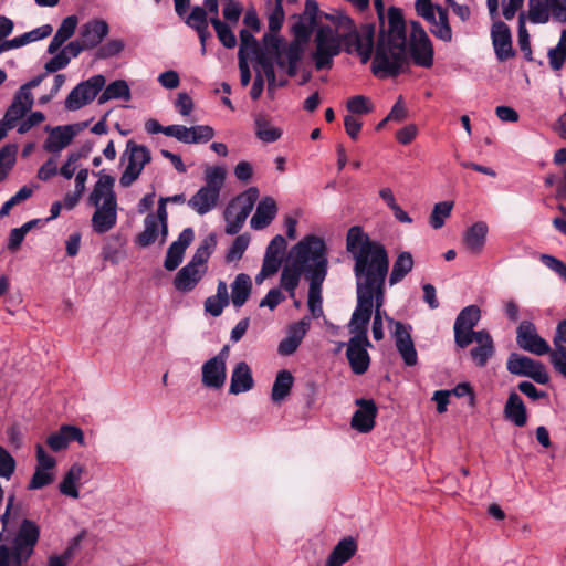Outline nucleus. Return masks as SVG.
I'll list each match as a JSON object with an SVG mask.
<instances>
[{
    "label": "nucleus",
    "mask_w": 566,
    "mask_h": 566,
    "mask_svg": "<svg viewBox=\"0 0 566 566\" xmlns=\"http://www.w3.org/2000/svg\"><path fill=\"white\" fill-rule=\"evenodd\" d=\"M29 111L17 104L13 99L8 107L3 118L0 120L9 129L17 125V122L22 119Z\"/></svg>",
    "instance_id": "e2e57ef3"
},
{
    "label": "nucleus",
    "mask_w": 566,
    "mask_h": 566,
    "mask_svg": "<svg viewBox=\"0 0 566 566\" xmlns=\"http://www.w3.org/2000/svg\"><path fill=\"white\" fill-rule=\"evenodd\" d=\"M217 241L213 235L205 239L188 263L192 264L193 266L201 268L205 270V272H207V262L212 251L214 250Z\"/></svg>",
    "instance_id": "de8ad7c7"
},
{
    "label": "nucleus",
    "mask_w": 566,
    "mask_h": 566,
    "mask_svg": "<svg viewBox=\"0 0 566 566\" xmlns=\"http://www.w3.org/2000/svg\"><path fill=\"white\" fill-rule=\"evenodd\" d=\"M411 30L408 42V52L413 63L429 69L433 65V45L426 30L417 21H411Z\"/></svg>",
    "instance_id": "f8f14e48"
},
{
    "label": "nucleus",
    "mask_w": 566,
    "mask_h": 566,
    "mask_svg": "<svg viewBox=\"0 0 566 566\" xmlns=\"http://www.w3.org/2000/svg\"><path fill=\"white\" fill-rule=\"evenodd\" d=\"M229 302L228 285L224 281H219L217 293L205 301V311L211 316L218 317L222 314L223 308L228 306Z\"/></svg>",
    "instance_id": "a19ab883"
},
{
    "label": "nucleus",
    "mask_w": 566,
    "mask_h": 566,
    "mask_svg": "<svg viewBox=\"0 0 566 566\" xmlns=\"http://www.w3.org/2000/svg\"><path fill=\"white\" fill-rule=\"evenodd\" d=\"M505 418L517 427L526 424V408L522 398L516 392H511L504 407Z\"/></svg>",
    "instance_id": "4c0bfd02"
},
{
    "label": "nucleus",
    "mask_w": 566,
    "mask_h": 566,
    "mask_svg": "<svg viewBox=\"0 0 566 566\" xmlns=\"http://www.w3.org/2000/svg\"><path fill=\"white\" fill-rule=\"evenodd\" d=\"M527 7V19L533 24L566 22V0H528Z\"/></svg>",
    "instance_id": "ddd939ff"
},
{
    "label": "nucleus",
    "mask_w": 566,
    "mask_h": 566,
    "mask_svg": "<svg viewBox=\"0 0 566 566\" xmlns=\"http://www.w3.org/2000/svg\"><path fill=\"white\" fill-rule=\"evenodd\" d=\"M39 537L40 527L33 521L24 518L12 539L11 547H9V549L14 552L17 556H20V558L28 560L34 552Z\"/></svg>",
    "instance_id": "f3484780"
},
{
    "label": "nucleus",
    "mask_w": 566,
    "mask_h": 566,
    "mask_svg": "<svg viewBox=\"0 0 566 566\" xmlns=\"http://www.w3.org/2000/svg\"><path fill=\"white\" fill-rule=\"evenodd\" d=\"M302 273L304 272L292 262L285 265L281 273V286L290 293L291 297L295 295V290L300 283Z\"/></svg>",
    "instance_id": "09e8293b"
},
{
    "label": "nucleus",
    "mask_w": 566,
    "mask_h": 566,
    "mask_svg": "<svg viewBox=\"0 0 566 566\" xmlns=\"http://www.w3.org/2000/svg\"><path fill=\"white\" fill-rule=\"evenodd\" d=\"M189 144L208 143L214 137V129L209 125L189 127Z\"/></svg>",
    "instance_id": "680f3d73"
},
{
    "label": "nucleus",
    "mask_w": 566,
    "mask_h": 566,
    "mask_svg": "<svg viewBox=\"0 0 566 566\" xmlns=\"http://www.w3.org/2000/svg\"><path fill=\"white\" fill-rule=\"evenodd\" d=\"M52 31L53 28L51 24H43L11 40L13 42L14 48L18 49L25 44L48 38L52 33Z\"/></svg>",
    "instance_id": "8fccbe9b"
},
{
    "label": "nucleus",
    "mask_w": 566,
    "mask_h": 566,
    "mask_svg": "<svg viewBox=\"0 0 566 566\" xmlns=\"http://www.w3.org/2000/svg\"><path fill=\"white\" fill-rule=\"evenodd\" d=\"M168 235V214L149 213L144 220V230L137 235L136 244L140 248L149 247L156 242L164 244Z\"/></svg>",
    "instance_id": "dca6fc26"
},
{
    "label": "nucleus",
    "mask_w": 566,
    "mask_h": 566,
    "mask_svg": "<svg viewBox=\"0 0 566 566\" xmlns=\"http://www.w3.org/2000/svg\"><path fill=\"white\" fill-rule=\"evenodd\" d=\"M254 381L249 365L245 361L238 363L231 374L229 391L239 395L252 389Z\"/></svg>",
    "instance_id": "72a5a7b5"
},
{
    "label": "nucleus",
    "mask_w": 566,
    "mask_h": 566,
    "mask_svg": "<svg viewBox=\"0 0 566 566\" xmlns=\"http://www.w3.org/2000/svg\"><path fill=\"white\" fill-rule=\"evenodd\" d=\"M516 343L523 350L542 356L549 354V359L560 375L566 377V319L558 323L553 339L554 349L538 335L536 327L528 321L520 323L516 331Z\"/></svg>",
    "instance_id": "20e7f679"
},
{
    "label": "nucleus",
    "mask_w": 566,
    "mask_h": 566,
    "mask_svg": "<svg viewBox=\"0 0 566 566\" xmlns=\"http://www.w3.org/2000/svg\"><path fill=\"white\" fill-rule=\"evenodd\" d=\"M263 42L264 48L258 55V63L266 76L269 90L283 86L286 80L276 81L274 64L289 76H294L297 72L302 48L297 42L284 43L274 33L266 34Z\"/></svg>",
    "instance_id": "7ed1b4c3"
},
{
    "label": "nucleus",
    "mask_w": 566,
    "mask_h": 566,
    "mask_svg": "<svg viewBox=\"0 0 566 566\" xmlns=\"http://www.w3.org/2000/svg\"><path fill=\"white\" fill-rule=\"evenodd\" d=\"M437 13L433 19L427 20L430 23V32L443 42H451L453 38L452 29L448 19V11L441 7H437Z\"/></svg>",
    "instance_id": "ea45409f"
},
{
    "label": "nucleus",
    "mask_w": 566,
    "mask_h": 566,
    "mask_svg": "<svg viewBox=\"0 0 566 566\" xmlns=\"http://www.w3.org/2000/svg\"><path fill=\"white\" fill-rule=\"evenodd\" d=\"M120 160L125 164V169L120 175L119 184L126 188L138 179L144 167L150 163L151 155L146 146L128 140Z\"/></svg>",
    "instance_id": "1a4fd4ad"
},
{
    "label": "nucleus",
    "mask_w": 566,
    "mask_h": 566,
    "mask_svg": "<svg viewBox=\"0 0 566 566\" xmlns=\"http://www.w3.org/2000/svg\"><path fill=\"white\" fill-rule=\"evenodd\" d=\"M294 378L292 374L286 370H280L275 377L272 386L271 398L274 402L283 401L291 392Z\"/></svg>",
    "instance_id": "c03bdc74"
},
{
    "label": "nucleus",
    "mask_w": 566,
    "mask_h": 566,
    "mask_svg": "<svg viewBox=\"0 0 566 566\" xmlns=\"http://www.w3.org/2000/svg\"><path fill=\"white\" fill-rule=\"evenodd\" d=\"M338 27L344 28L348 31V34L345 36V43L347 46V52L353 53L356 52L361 62L365 64L369 61L373 52L374 44V32L371 29L366 28L360 32L354 31V23L349 17L345 14H338L335 17H331Z\"/></svg>",
    "instance_id": "9d476101"
},
{
    "label": "nucleus",
    "mask_w": 566,
    "mask_h": 566,
    "mask_svg": "<svg viewBox=\"0 0 566 566\" xmlns=\"http://www.w3.org/2000/svg\"><path fill=\"white\" fill-rule=\"evenodd\" d=\"M452 208V201H441L436 203L429 218L430 226L436 230L442 228L444 220L450 217Z\"/></svg>",
    "instance_id": "5fc2aeb1"
},
{
    "label": "nucleus",
    "mask_w": 566,
    "mask_h": 566,
    "mask_svg": "<svg viewBox=\"0 0 566 566\" xmlns=\"http://www.w3.org/2000/svg\"><path fill=\"white\" fill-rule=\"evenodd\" d=\"M472 342L476 345L470 350V356L475 366L484 367L495 353L493 338L489 332L481 329L473 334Z\"/></svg>",
    "instance_id": "393cba45"
},
{
    "label": "nucleus",
    "mask_w": 566,
    "mask_h": 566,
    "mask_svg": "<svg viewBox=\"0 0 566 566\" xmlns=\"http://www.w3.org/2000/svg\"><path fill=\"white\" fill-rule=\"evenodd\" d=\"M258 198V188L250 187L229 202L224 211L227 234H237L242 229Z\"/></svg>",
    "instance_id": "6e6552de"
},
{
    "label": "nucleus",
    "mask_w": 566,
    "mask_h": 566,
    "mask_svg": "<svg viewBox=\"0 0 566 566\" xmlns=\"http://www.w3.org/2000/svg\"><path fill=\"white\" fill-rule=\"evenodd\" d=\"M358 409L354 412L350 424L359 432H369L375 426L377 408L373 400L357 399Z\"/></svg>",
    "instance_id": "c85d7f7f"
},
{
    "label": "nucleus",
    "mask_w": 566,
    "mask_h": 566,
    "mask_svg": "<svg viewBox=\"0 0 566 566\" xmlns=\"http://www.w3.org/2000/svg\"><path fill=\"white\" fill-rule=\"evenodd\" d=\"M109 27L105 20L92 19L81 25L77 42L81 52L96 48L107 36Z\"/></svg>",
    "instance_id": "aec40b11"
},
{
    "label": "nucleus",
    "mask_w": 566,
    "mask_h": 566,
    "mask_svg": "<svg viewBox=\"0 0 566 566\" xmlns=\"http://www.w3.org/2000/svg\"><path fill=\"white\" fill-rule=\"evenodd\" d=\"M492 44L500 61L514 56L510 28L503 21H495L491 29Z\"/></svg>",
    "instance_id": "b1692460"
},
{
    "label": "nucleus",
    "mask_w": 566,
    "mask_h": 566,
    "mask_svg": "<svg viewBox=\"0 0 566 566\" xmlns=\"http://www.w3.org/2000/svg\"><path fill=\"white\" fill-rule=\"evenodd\" d=\"M311 319L310 317H303L301 321L293 323L287 328V335L291 338L295 339L298 343H302L304 336L310 329Z\"/></svg>",
    "instance_id": "338daca9"
},
{
    "label": "nucleus",
    "mask_w": 566,
    "mask_h": 566,
    "mask_svg": "<svg viewBox=\"0 0 566 566\" xmlns=\"http://www.w3.org/2000/svg\"><path fill=\"white\" fill-rule=\"evenodd\" d=\"M98 176L88 200L95 207L92 228L94 232L103 234L112 230L117 222V200L114 192L115 178L102 171Z\"/></svg>",
    "instance_id": "39448f33"
},
{
    "label": "nucleus",
    "mask_w": 566,
    "mask_h": 566,
    "mask_svg": "<svg viewBox=\"0 0 566 566\" xmlns=\"http://www.w3.org/2000/svg\"><path fill=\"white\" fill-rule=\"evenodd\" d=\"M226 357L227 348L202 365L201 380L205 387L212 389H220L223 387L227 378Z\"/></svg>",
    "instance_id": "4be33fe9"
},
{
    "label": "nucleus",
    "mask_w": 566,
    "mask_h": 566,
    "mask_svg": "<svg viewBox=\"0 0 566 566\" xmlns=\"http://www.w3.org/2000/svg\"><path fill=\"white\" fill-rule=\"evenodd\" d=\"M346 107L353 114H368L373 111V104L367 96L355 95L347 101Z\"/></svg>",
    "instance_id": "69168bd1"
},
{
    "label": "nucleus",
    "mask_w": 566,
    "mask_h": 566,
    "mask_svg": "<svg viewBox=\"0 0 566 566\" xmlns=\"http://www.w3.org/2000/svg\"><path fill=\"white\" fill-rule=\"evenodd\" d=\"M368 303L364 295H360L357 301L355 311L353 312L352 318L347 325L349 333L353 335L350 338H357L359 340H368L367 327L371 317V312L365 307Z\"/></svg>",
    "instance_id": "bb28decb"
},
{
    "label": "nucleus",
    "mask_w": 566,
    "mask_h": 566,
    "mask_svg": "<svg viewBox=\"0 0 566 566\" xmlns=\"http://www.w3.org/2000/svg\"><path fill=\"white\" fill-rule=\"evenodd\" d=\"M227 171L221 166H208L205 169V185L187 201L190 209L203 216L213 210L224 186Z\"/></svg>",
    "instance_id": "0eeeda50"
},
{
    "label": "nucleus",
    "mask_w": 566,
    "mask_h": 566,
    "mask_svg": "<svg viewBox=\"0 0 566 566\" xmlns=\"http://www.w3.org/2000/svg\"><path fill=\"white\" fill-rule=\"evenodd\" d=\"M186 24L195 30L208 28L210 19L207 18V11L200 6L191 9V12L186 18Z\"/></svg>",
    "instance_id": "0e129e2a"
},
{
    "label": "nucleus",
    "mask_w": 566,
    "mask_h": 566,
    "mask_svg": "<svg viewBox=\"0 0 566 566\" xmlns=\"http://www.w3.org/2000/svg\"><path fill=\"white\" fill-rule=\"evenodd\" d=\"M291 262L300 268L308 281H325L328 269L326 244L322 238L306 235L290 252Z\"/></svg>",
    "instance_id": "423d86ee"
},
{
    "label": "nucleus",
    "mask_w": 566,
    "mask_h": 566,
    "mask_svg": "<svg viewBox=\"0 0 566 566\" xmlns=\"http://www.w3.org/2000/svg\"><path fill=\"white\" fill-rule=\"evenodd\" d=\"M33 195V188L23 186L20 188L9 200H7L0 208V218L7 217L11 209L23 201L28 200Z\"/></svg>",
    "instance_id": "4d7b16f0"
},
{
    "label": "nucleus",
    "mask_w": 566,
    "mask_h": 566,
    "mask_svg": "<svg viewBox=\"0 0 566 566\" xmlns=\"http://www.w3.org/2000/svg\"><path fill=\"white\" fill-rule=\"evenodd\" d=\"M357 551V544L352 537L338 542L329 554L326 566H342L349 560Z\"/></svg>",
    "instance_id": "58836bf2"
},
{
    "label": "nucleus",
    "mask_w": 566,
    "mask_h": 566,
    "mask_svg": "<svg viewBox=\"0 0 566 566\" xmlns=\"http://www.w3.org/2000/svg\"><path fill=\"white\" fill-rule=\"evenodd\" d=\"M324 281H308V308L313 317H321L323 315L322 307V284Z\"/></svg>",
    "instance_id": "3c124183"
},
{
    "label": "nucleus",
    "mask_w": 566,
    "mask_h": 566,
    "mask_svg": "<svg viewBox=\"0 0 566 566\" xmlns=\"http://www.w3.org/2000/svg\"><path fill=\"white\" fill-rule=\"evenodd\" d=\"M105 77L97 74L77 84L65 99L66 109L77 111L90 104L105 86Z\"/></svg>",
    "instance_id": "4468645a"
},
{
    "label": "nucleus",
    "mask_w": 566,
    "mask_h": 566,
    "mask_svg": "<svg viewBox=\"0 0 566 566\" xmlns=\"http://www.w3.org/2000/svg\"><path fill=\"white\" fill-rule=\"evenodd\" d=\"M315 43L316 50L313 57L316 69H329L334 56L340 52L342 41L338 32L329 27H322L316 33Z\"/></svg>",
    "instance_id": "9b49d317"
},
{
    "label": "nucleus",
    "mask_w": 566,
    "mask_h": 566,
    "mask_svg": "<svg viewBox=\"0 0 566 566\" xmlns=\"http://www.w3.org/2000/svg\"><path fill=\"white\" fill-rule=\"evenodd\" d=\"M17 147L7 145L0 149V181L4 180L14 165Z\"/></svg>",
    "instance_id": "bf43d9fd"
},
{
    "label": "nucleus",
    "mask_w": 566,
    "mask_h": 566,
    "mask_svg": "<svg viewBox=\"0 0 566 566\" xmlns=\"http://www.w3.org/2000/svg\"><path fill=\"white\" fill-rule=\"evenodd\" d=\"M506 368L513 375L532 378L541 385H545L549 381L545 366L541 361L534 360L527 356L516 353L511 354L506 361Z\"/></svg>",
    "instance_id": "2eb2a0df"
},
{
    "label": "nucleus",
    "mask_w": 566,
    "mask_h": 566,
    "mask_svg": "<svg viewBox=\"0 0 566 566\" xmlns=\"http://www.w3.org/2000/svg\"><path fill=\"white\" fill-rule=\"evenodd\" d=\"M71 441L85 446L84 433L78 427L64 424L46 438V444L54 452L66 449Z\"/></svg>",
    "instance_id": "cd10ccee"
},
{
    "label": "nucleus",
    "mask_w": 566,
    "mask_h": 566,
    "mask_svg": "<svg viewBox=\"0 0 566 566\" xmlns=\"http://www.w3.org/2000/svg\"><path fill=\"white\" fill-rule=\"evenodd\" d=\"M195 238L193 230L186 228L181 231L178 239L174 241L167 250L164 266L168 271L176 270L182 262L186 249Z\"/></svg>",
    "instance_id": "a878e982"
},
{
    "label": "nucleus",
    "mask_w": 566,
    "mask_h": 566,
    "mask_svg": "<svg viewBox=\"0 0 566 566\" xmlns=\"http://www.w3.org/2000/svg\"><path fill=\"white\" fill-rule=\"evenodd\" d=\"M407 62L406 25L401 12L396 8L388 10V27L378 39L371 70L378 77L397 75Z\"/></svg>",
    "instance_id": "f03ea898"
},
{
    "label": "nucleus",
    "mask_w": 566,
    "mask_h": 566,
    "mask_svg": "<svg viewBox=\"0 0 566 566\" xmlns=\"http://www.w3.org/2000/svg\"><path fill=\"white\" fill-rule=\"evenodd\" d=\"M255 135L264 143H274L282 136V130L259 117L255 119Z\"/></svg>",
    "instance_id": "603ef678"
},
{
    "label": "nucleus",
    "mask_w": 566,
    "mask_h": 566,
    "mask_svg": "<svg viewBox=\"0 0 566 566\" xmlns=\"http://www.w3.org/2000/svg\"><path fill=\"white\" fill-rule=\"evenodd\" d=\"M25 559L17 556L14 552L6 545H0V566H22Z\"/></svg>",
    "instance_id": "774afa93"
},
{
    "label": "nucleus",
    "mask_w": 566,
    "mask_h": 566,
    "mask_svg": "<svg viewBox=\"0 0 566 566\" xmlns=\"http://www.w3.org/2000/svg\"><path fill=\"white\" fill-rule=\"evenodd\" d=\"M526 20L527 12L522 11L518 14V30H517V41L520 49L525 53L526 56H530L532 53L531 43H530V34L526 29Z\"/></svg>",
    "instance_id": "052dcab7"
},
{
    "label": "nucleus",
    "mask_w": 566,
    "mask_h": 566,
    "mask_svg": "<svg viewBox=\"0 0 566 566\" xmlns=\"http://www.w3.org/2000/svg\"><path fill=\"white\" fill-rule=\"evenodd\" d=\"M252 290V282L248 274L240 273L231 284V302L234 307L240 308L249 298Z\"/></svg>",
    "instance_id": "37998d69"
},
{
    "label": "nucleus",
    "mask_w": 566,
    "mask_h": 566,
    "mask_svg": "<svg viewBox=\"0 0 566 566\" xmlns=\"http://www.w3.org/2000/svg\"><path fill=\"white\" fill-rule=\"evenodd\" d=\"M346 346V357L354 374L363 375L370 365V357L367 348L370 346L369 340H359L349 338L347 343H339L338 349Z\"/></svg>",
    "instance_id": "412c9836"
},
{
    "label": "nucleus",
    "mask_w": 566,
    "mask_h": 566,
    "mask_svg": "<svg viewBox=\"0 0 566 566\" xmlns=\"http://www.w3.org/2000/svg\"><path fill=\"white\" fill-rule=\"evenodd\" d=\"M277 213V206L272 197H263L258 206L254 214L250 220V226L254 230H262L266 228L275 218Z\"/></svg>",
    "instance_id": "7c9ffc66"
},
{
    "label": "nucleus",
    "mask_w": 566,
    "mask_h": 566,
    "mask_svg": "<svg viewBox=\"0 0 566 566\" xmlns=\"http://www.w3.org/2000/svg\"><path fill=\"white\" fill-rule=\"evenodd\" d=\"M258 43L254 36L248 30L240 31V49L238 53V57L250 59L252 56H256L260 54Z\"/></svg>",
    "instance_id": "6e6d98bb"
},
{
    "label": "nucleus",
    "mask_w": 566,
    "mask_h": 566,
    "mask_svg": "<svg viewBox=\"0 0 566 566\" xmlns=\"http://www.w3.org/2000/svg\"><path fill=\"white\" fill-rule=\"evenodd\" d=\"M346 250L355 261L356 287L385 282L389 270V258L385 247L369 238L358 226L349 228Z\"/></svg>",
    "instance_id": "f257e3e1"
},
{
    "label": "nucleus",
    "mask_w": 566,
    "mask_h": 566,
    "mask_svg": "<svg viewBox=\"0 0 566 566\" xmlns=\"http://www.w3.org/2000/svg\"><path fill=\"white\" fill-rule=\"evenodd\" d=\"M53 54L44 65L46 73H54L65 69L72 59L81 54V48L77 45V42L71 41Z\"/></svg>",
    "instance_id": "473e14b6"
},
{
    "label": "nucleus",
    "mask_w": 566,
    "mask_h": 566,
    "mask_svg": "<svg viewBox=\"0 0 566 566\" xmlns=\"http://www.w3.org/2000/svg\"><path fill=\"white\" fill-rule=\"evenodd\" d=\"M36 467L29 482L30 490H38L51 484L55 479V459L50 455L42 444L35 446Z\"/></svg>",
    "instance_id": "6ab92c4d"
},
{
    "label": "nucleus",
    "mask_w": 566,
    "mask_h": 566,
    "mask_svg": "<svg viewBox=\"0 0 566 566\" xmlns=\"http://www.w3.org/2000/svg\"><path fill=\"white\" fill-rule=\"evenodd\" d=\"M489 227L484 221H476L463 233V244L472 254H480L485 245Z\"/></svg>",
    "instance_id": "c756f323"
},
{
    "label": "nucleus",
    "mask_w": 566,
    "mask_h": 566,
    "mask_svg": "<svg viewBox=\"0 0 566 566\" xmlns=\"http://www.w3.org/2000/svg\"><path fill=\"white\" fill-rule=\"evenodd\" d=\"M74 136L75 130L71 125L55 127L50 132L44 144V149L53 154H59L72 142Z\"/></svg>",
    "instance_id": "f704fd0d"
},
{
    "label": "nucleus",
    "mask_w": 566,
    "mask_h": 566,
    "mask_svg": "<svg viewBox=\"0 0 566 566\" xmlns=\"http://www.w3.org/2000/svg\"><path fill=\"white\" fill-rule=\"evenodd\" d=\"M219 41L228 49H232L237 44V39L230 27L217 17L210 18Z\"/></svg>",
    "instance_id": "864d4df0"
},
{
    "label": "nucleus",
    "mask_w": 566,
    "mask_h": 566,
    "mask_svg": "<svg viewBox=\"0 0 566 566\" xmlns=\"http://www.w3.org/2000/svg\"><path fill=\"white\" fill-rule=\"evenodd\" d=\"M357 290V301H359L360 295H364L368 303L365 305L373 313V306L375 308H381L385 302V282H376L368 286L363 285L356 287Z\"/></svg>",
    "instance_id": "79ce46f5"
},
{
    "label": "nucleus",
    "mask_w": 566,
    "mask_h": 566,
    "mask_svg": "<svg viewBox=\"0 0 566 566\" xmlns=\"http://www.w3.org/2000/svg\"><path fill=\"white\" fill-rule=\"evenodd\" d=\"M78 24V18L74 14L64 18L50 41L48 46V53L53 54L57 52L59 49L75 33L76 27Z\"/></svg>",
    "instance_id": "c9c22d12"
},
{
    "label": "nucleus",
    "mask_w": 566,
    "mask_h": 566,
    "mask_svg": "<svg viewBox=\"0 0 566 566\" xmlns=\"http://www.w3.org/2000/svg\"><path fill=\"white\" fill-rule=\"evenodd\" d=\"M249 243H250L249 234L244 233V234L237 237L226 254V261L228 263L239 261L242 258L245 250L248 249Z\"/></svg>",
    "instance_id": "13d9d810"
},
{
    "label": "nucleus",
    "mask_w": 566,
    "mask_h": 566,
    "mask_svg": "<svg viewBox=\"0 0 566 566\" xmlns=\"http://www.w3.org/2000/svg\"><path fill=\"white\" fill-rule=\"evenodd\" d=\"M394 338L397 350L401 355L403 363L407 366H415L418 360V355L410 335V326L396 322Z\"/></svg>",
    "instance_id": "5701e85b"
},
{
    "label": "nucleus",
    "mask_w": 566,
    "mask_h": 566,
    "mask_svg": "<svg viewBox=\"0 0 566 566\" xmlns=\"http://www.w3.org/2000/svg\"><path fill=\"white\" fill-rule=\"evenodd\" d=\"M205 274L203 269L187 263L177 272L174 279V286L181 293H188L197 286Z\"/></svg>",
    "instance_id": "2f4dec72"
},
{
    "label": "nucleus",
    "mask_w": 566,
    "mask_h": 566,
    "mask_svg": "<svg viewBox=\"0 0 566 566\" xmlns=\"http://www.w3.org/2000/svg\"><path fill=\"white\" fill-rule=\"evenodd\" d=\"M481 318V311L476 305H469L464 307L457 316L454 322V342L461 347L465 348L472 343V336L476 331L473 327Z\"/></svg>",
    "instance_id": "a211bd4d"
},
{
    "label": "nucleus",
    "mask_w": 566,
    "mask_h": 566,
    "mask_svg": "<svg viewBox=\"0 0 566 566\" xmlns=\"http://www.w3.org/2000/svg\"><path fill=\"white\" fill-rule=\"evenodd\" d=\"M413 268V259L410 252H401L394 262L389 276L390 285L400 282Z\"/></svg>",
    "instance_id": "a18cd8bd"
},
{
    "label": "nucleus",
    "mask_w": 566,
    "mask_h": 566,
    "mask_svg": "<svg viewBox=\"0 0 566 566\" xmlns=\"http://www.w3.org/2000/svg\"><path fill=\"white\" fill-rule=\"evenodd\" d=\"M124 99L130 98V91L128 84L124 80H117L108 84L98 97V104H104L109 99Z\"/></svg>",
    "instance_id": "49530a36"
},
{
    "label": "nucleus",
    "mask_w": 566,
    "mask_h": 566,
    "mask_svg": "<svg viewBox=\"0 0 566 566\" xmlns=\"http://www.w3.org/2000/svg\"><path fill=\"white\" fill-rule=\"evenodd\" d=\"M84 473V467L80 463H74L71 465L66 474L64 475L62 482L60 483V492L72 499H78V485L82 480Z\"/></svg>",
    "instance_id": "e433bc0d"
}]
</instances>
